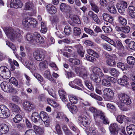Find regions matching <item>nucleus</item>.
Listing matches in <instances>:
<instances>
[{"mask_svg": "<svg viewBox=\"0 0 135 135\" xmlns=\"http://www.w3.org/2000/svg\"><path fill=\"white\" fill-rule=\"evenodd\" d=\"M4 31L7 37L11 40L15 39L21 35L19 29H14L11 27L6 28Z\"/></svg>", "mask_w": 135, "mask_h": 135, "instance_id": "3", "label": "nucleus"}, {"mask_svg": "<svg viewBox=\"0 0 135 135\" xmlns=\"http://www.w3.org/2000/svg\"><path fill=\"white\" fill-rule=\"evenodd\" d=\"M127 133L130 135H135V125L131 124L126 127Z\"/></svg>", "mask_w": 135, "mask_h": 135, "instance_id": "21", "label": "nucleus"}, {"mask_svg": "<svg viewBox=\"0 0 135 135\" xmlns=\"http://www.w3.org/2000/svg\"><path fill=\"white\" fill-rule=\"evenodd\" d=\"M129 78L126 75H124L122 78L118 80L119 84L123 86L129 85Z\"/></svg>", "mask_w": 135, "mask_h": 135, "instance_id": "18", "label": "nucleus"}, {"mask_svg": "<svg viewBox=\"0 0 135 135\" xmlns=\"http://www.w3.org/2000/svg\"><path fill=\"white\" fill-rule=\"evenodd\" d=\"M127 7V3L124 1H120L117 5V7L118 12L121 14H123L125 11V9Z\"/></svg>", "mask_w": 135, "mask_h": 135, "instance_id": "10", "label": "nucleus"}, {"mask_svg": "<svg viewBox=\"0 0 135 135\" xmlns=\"http://www.w3.org/2000/svg\"><path fill=\"white\" fill-rule=\"evenodd\" d=\"M108 72L112 75L116 76L119 75L118 71L115 68H110L108 69Z\"/></svg>", "mask_w": 135, "mask_h": 135, "instance_id": "33", "label": "nucleus"}, {"mask_svg": "<svg viewBox=\"0 0 135 135\" xmlns=\"http://www.w3.org/2000/svg\"><path fill=\"white\" fill-rule=\"evenodd\" d=\"M22 5V3L20 0H11L9 4L8 2L7 4L8 7L15 8H21Z\"/></svg>", "mask_w": 135, "mask_h": 135, "instance_id": "8", "label": "nucleus"}, {"mask_svg": "<svg viewBox=\"0 0 135 135\" xmlns=\"http://www.w3.org/2000/svg\"><path fill=\"white\" fill-rule=\"evenodd\" d=\"M102 16L104 20L109 22L114 26L115 23L114 21V19L112 16L106 13H103L102 15Z\"/></svg>", "mask_w": 135, "mask_h": 135, "instance_id": "15", "label": "nucleus"}, {"mask_svg": "<svg viewBox=\"0 0 135 135\" xmlns=\"http://www.w3.org/2000/svg\"><path fill=\"white\" fill-rule=\"evenodd\" d=\"M38 114L37 112H34L31 115V119L35 123L38 122L37 118H38Z\"/></svg>", "mask_w": 135, "mask_h": 135, "instance_id": "43", "label": "nucleus"}, {"mask_svg": "<svg viewBox=\"0 0 135 135\" xmlns=\"http://www.w3.org/2000/svg\"><path fill=\"white\" fill-rule=\"evenodd\" d=\"M90 5L91 7L92 10L96 13L99 11V9L97 5L95 3L94 0H89Z\"/></svg>", "mask_w": 135, "mask_h": 135, "instance_id": "28", "label": "nucleus"}, {"mask_svg": "<svg viewBox=\"0 0 135 135\" xmlns=\"http://www.w3.org/2000/svg\"><path fill=\"white\" fill-rule=\"evenodd\" d=\"M24 65L31 71L35 70V66L32 64V62L31 61H26Z\"/></svg>", "mask_w": 135, "mask_h": 135, "instance_id": "30", "label": "nucleus"}, {"mask_svg": "<svg viewBox=\"0 0 135 135\" xmlns=\"http://www.w3.org/2000/svg\"><path fill=\"white\" fill-rule=\"evenodd\" d=\"M22 116L20 115H16L13 119V122L15 123H19L22 120Z\"/></svg>", "mask_w": 135, "mask_h": 135, "instance_id": "45", "label": "nucleus"}, {"mask_svg": "<svg viewBox=\"0 0 135 135\" xmlns=\"http://www.w3.org/2000/svg\"><path fill=\"white\" fill-rule=\"evenodd\" d=\"M127 63L130 65L135 64V58L132 56L128 57L127 58Z\"/></svg>", "mask_w": 135, "mask_h": 135, "instance_id": "44", "label": "nucleus"}, {"mask_svg": "<svg viewBox=\"0 0 135 135\" xmlns=\"http://www.w3.org/2000/svg\"><path fill=\"white\" fill-rule=\"evenodd\" d=\"M100 37L103 40H104L107 41L111 45L114 46L115 47H116V45L115 42L113 40H112L107 36L101 34L100 35Z\"/></svg>", "mask_w": 135, "mask_h": 135, "instance_id": "25", "label": "nucleus"}, {"mask_svg": "<svg viewBox=\"0 0 135 135\" xmlns=\"http://www.w3.org/2000/svg\"><path fill=\"white\" fill-rule=\"evenodd\" d=\"M9 82L13 84L15 86L17 87L18 85V82L17 80L13 77H12L9 80Z\"/></svg>", "mask_w": 135, "mask_h": 135, "instance_id": "58", "label": "nucleus"}, {"mask_svg": "<svg viewBox=\"0 0 135 135\" xmlns=\"http://www.w3.org/2000/svg\"><path fill=\"white\" fill-rule=\"evenodd\" d=\"M81 33V31L79 28L74 27L73 29V35L76 36H79Z\"/></svg>", "mask_w": 135, "mask_h": 135, "instance_id": "42", "label": "nucleus"}, {"mask_svg": "<svg viewBox=\"0 0 135 135\" xmlns=\"http://www.w3.org/2000/svg\"><path fill=\"white\" fill-rule=\"evenodd\" d=\"M115 29L118 32H121L125 33H128L130 30L131 27L128 26L121 27L117 26L115 27Z\"/></svg>", "mask_w": 135, "mask_h": 135, "instance_id": "14", "label": "nucleus"}, {"mask_svg": "<svg viewBox=\"0 0 135 135\" xmlns=\"http://www.w3.org/2000/svg\"><path fill=\"white\" fill-rule=\"evenodd\" d=\"M104 93L107 97L108 100L112 101V98L114 96V93L111 89L108 88L104 89Z\"/></svg>", "mask_w": 135, "mask_h": 135, "instance_id": "11", "label": "nucleus"}, {"mask_svg": "<svg viewBox=\"0 0 135 135\" xmlns=\"http://www.w3.org/2000/svg\"><path fill=\"white\" fill-rule=\"evenodd\" d=\"M89 69L93 73V74H91L90 76L91 79L97 83H100L101 81V79L104 77L102 70L100 68L94 66H91L90 68Z\"/></svg>", "mask_w": 135, "mask_h": 135, "instance_id": "1", "label": "nucleus"}, {"mask_svg": "<svg viewBox=\"0 0 135 135\" xmlns=\"http://www.w3.org/2000/svg\"><path fill=\"white\" fill-rule=\"evenodd\" d=\"M102 29L105 33L110 32L112 30V28L109 26H103L102 27Z\"/></svg>", "mask_w": 135, "mask_h": 135, "instance_id": "64", "label": "nucleus"}, {"mask_svg": "<svg viewBox=\"0 0 135 135\" xmlns=\"http://www.w3.org/2000/svg\"><path fill=\"white\" fill-rule=\"evenodd\" d=\"M90 95L92 98L99 101H101L102 100V98L101 97L95 94L91 93Z\"/></svg>", "mask_w": 135, "mask_h": 135, "instance_id": "62", "label": "nucleus"}, {"mask_svg": "<svg viewBox=\"0 0 135 135\" xmlns=\"http://www.w3.org/2000/svg\"><path fill=\"white\" fill-rule=\"evenodd\" d=\"M75 72L78 76L82 77L84 79H86L88 77L89 73L87 71V69L84 66L75 68Z\"/></svg>", "mask_w": 135, "mask_h": 135, "instance_id": "4", "label": "nucleus"}, {"mask_svg": "<svg viewBox=\"0 0 135 135\" xmlns=\"http://www.w3.org/2000/svg\"><path fill=\"white\" fill-rule=\"evenodd\" d=\"M48 64L46 60L43 61L39 63V67L41 70H43L47 68Z\"/></svg>", "mask_w": 135, "mask_h": 135, "instance_id": "37", "label": "nucleus"}, {"mask_svg": "<svg viewBox=\"0 0 135 135\" xmlns=\"http://www.w3.org/2000/svg\"><path fill=\"white\" fill-rule=\"evenodd\" d=\"M89 110L92 113H94V116L95 114H98L99 115L102 112H98L97 111L95 108L93 107H90L89 109Z\"/></svg>", "mask_w": 135, "mask_h": 135, "instance_id": "49", "label": "nucleus"}, {"mask_svg": "<svg viewBox=\"0 0 135 135\" xmlns=\"http://www.w3.org/2000/svg\"><path fill=\"white\" fill-rule=\"evenodd\" d=\"M41 32L44 33H46L47 31V29L45 23L43 22H42L41 23Z\"/></svg>", "mask_w": 135, "mask_h": 135, "instance_id": "51", "label": "nucleus"}, {"mask_svg": "<svg viewBox=\"0 0 135 135\" xmlns=\"http://www.w3.org/2000/svg\"><path fill=\"white\" fill-rule=\"evenodd\" d=\"M39 116L41 120L43 121H45L46 120V119H49L48 115L45 112H41Z\"/></svg>", "mask_w": 135, "mask_h": 135, "instance_id": "31", "label": "nucleus"}, {"mask_svg": "<svg viewBox=\"0 0 135 135\" xmlns=\"http://www.w3.org/2000/svg\"><path fill=\"white\" fill-rule=\"evenodd\" d=\"M23 108L27 111H30L35 108V106L29 101H25L23 103Z\"/></svg>", "mask_w": 135, "mask_h": 135, "instance_id": "13", "label": "nucleus"}, {"mask_svg": "<svg viewBox=\"0 0 135 135\" xmlns=\"http://www.w3.org/2000/svg\"><path fill=\"white\" fill-rule=\"evenodd\" d=\"M88 15L97 24L100 23V21L97 15L95 14L92 11H89L88 13Z\"/></svg>", "mask_w": 135, "mask_h": 135, "instance_id": "22", "label": "nucleus"}, {"mask_svg": "<svg viewBox=\"0 0 135 135\" xmlns=\"http://www.w3.org/2000/svg\"><path fill=\"white\" fill-rule=\"evenodd\" d=\"M118 98L120 101V102H118V107L122 110L127 111V109L123 106L122 105L123 104L128 105L130 104L131 103V101L130 98L127 94L121 93L118 95Z\"/></svg>", "mask_w": 135, "mask_h": 135, "instance_id": "2", "label": "nucleus"}, {"mask_svg": "<svg viewBox=\"0 0 135 135\" xmlns=\"http://www.w3.org/2000/svg\"><path fill=\"white\" fill-rule=\"evenodd\" d=\"M71 27L68 26H66L64 29V32L65 34L68 35H69L71 34Z\"/></svg>", "mask_w": 135, "mask_h": 135, "instance_id": "59", "label": "nucleus"}, {"mask_svg": "<svg viewBox=\"0 0 135 135\" xmlns=\"http://www.w3.org/2000/svg\"><path fill=\"white\" fill-rule=\"evenodd\" d=\"M33 128L36 132L39 134L41 135L43 134L44 132L43 128L34 125L33 126Z\"/></svg>", "mask_w": 135, "mask_h": 135, "instance_id": "41", "label": "nucleus"}, {"mask_svg": "<svg viewBox=\"0 0 135 135\" xmlns=\"http://www.w3.org/2000/svg\"><path fill=\"white\" fill-rule=\"evenodd\" d=\"M33 57L38 61H41L44 59V53L42 51L37 50L33 53Z\"/></svg>", "mask_w": 135, "mask_h": 135, "instance_id": "12", "label": "nucleus"}, {"mask_svg": "<svg viewBox=\"0 0 135 135\" xmlns=\"http://www.w3.org/2000/svg\"><path fill=\"white\" fill-rule=\"evenodd\" d=\"M118 22L123 25H126L127 23L126 20L121 16H119L118 19Z\"/></svg>", "mask_w": 135, "mask_h": 135, "instance_id": "46", "label": "nucleus"}, {"mask_svg": "<svg viewBox=\"0 0 135 135\" xmlns=\"http://www.w3.org/2000/svg\"><path fill=\"white\" fill-rule=\"evenodd\" d=\"M9 130L8 125L5 124H2L0 126V131L3 134H7Z\"/></svg>", "mask_w": 135, "mask_h": 135, "instance_id": "24", "label": "nucleus"}, {"mask_svg": "<svg viewBox=\"0 0 135 135\" xmlns=\"http://www.w3.org/2000/svg\"><path fill=\"white\" fill-rule=\"evenodd\" d=\"M8 105L13 112L19 113L21 111L19 107L16 104L13 103H9Z\"/></svg>", "mask_w": 135, "mask_h": 135, "instance_id": "26", "label": "nucleus"}, {"mask_svg": "<svg viewBox=\"0 0 135 135\" xmlns=\"http://www.w3.org/2000/svg\"><path fill=\"white\" fill-rule=\"evenodd\" d=\"M34 36L31 34L28 33L26 36L25 39L27 41L33 43L35 41Z\"/></svg>", "mask_w": 135, "mask_h": 135, "instance_id": "38", "label": "nucleus"}, {"mask_svg": "<svg viewBox=\"0 0 135 135\" xmlns=\"http://www.w3.org/2000/svg\"><path fill=\"white\" fill-rule=\"evenodd\" d=\"M46 9L48 12L51 14H55L57 11L56 8L52 4H50L47 5Z\"/></svg>", "mask_w": 135, "mask_h": 135, "instance_id": "20", "label": "nucleus"}, {"mask_svg": "<svg viewBox=\"0 0 135 135\" xmlns=\"http://www.w3.org/2000/svg\"><path fill=\"white\" fill-rule=\"evenodd\" d=\"M117 57L116 55L113 56V57L108 59L106 60L107 64L109 66H113L116 65L115 60H117Z\"/></svg>", "mask_w": 135, "mask_h": 135, "instance_id": "23", "label": "nucleus"}, {"mask_svg": "<svg viewBox=\"0 0 135 135\" xmlns=\"http://www.w3.org/2000/svg\"><path fill=\"white\" fill-rule=\"evenodd\" d=\"M68 97L69 101L72 104H76L78 102V98L76 96L73 95H69Z\"/></svg>", "mask_w": 135, "mask_h": 135, "instance_id": "35", "label": "nucleus"}, {"mask_svg": "<svg viewBox=\"0 0 135 135\" xmlns=\"http://www.w3.org/2000/svg\"><path fill=\"white\" fill-rule=\"evenodd\" d=\"M60 8L61 11L65 12L70 9L71 7L67 4L65 3H62L60 5Z\"/></svg>", "mask_w": 135, "mask_h": 135, "instance_id": "29", "label": "nucleus"}, {"mask_svg": "<svg viewBox=\"0 0 135 135\" xmlns=\"http://www.w3.org/2000/svg\"><path fill=\"white\" fill-rule=\"evenodd\" d=\"M74 83L75 84L81 87L83 86L82 81L79 79H75L73 81H70L69 83V85L71 87L78 89L79 90H82V89L76 85L73 84Z\"/></svg>", "mask_w": 135, "mask_h": 135, "instance_id": "9", "label": "nucleus"}, {"mask_svg": "<svg viewBox=\"0 0 135 135\" xmlns=\"http://www.w3.org/2000/svg\"><path fill=\"white\" fill-rule=\"evenodd\" d=\"M35 41L37 43L41 44L44 43V38L41 36L37 32H35L34 35Z\"/></svg>", "mask_w": 135, "mask_h": 135, "instance_id": "19", "label": "nucleus"}, {"mask_svg": "<svg viewBox=\"0 0 135 135\" xmlns=\"http://www.w3.org/2000/svg\"><path fill=\"white\" fill-rule=\"evenodd\" d=\"M94 115V119L97 123H101L100 122L101 120H102L104 124H107L109 123V122L108 118L102 112L99 115L95 114ZM101 124H102L101 123Z\"/></svg>", "mask_w": 135, "mask_h": 135, "instance_id": "7", "label": "nucleus"}, {"mask_svg": "<svg viewBox=\"0 0 135 135\" xmlns=\"http://www.w3.org/2000/svg\"><path fill=\"white\" fill-rule=\"evenodd\" d=\"M11 73L9 69L5 66L0 67V75L3 78L8 79L11 76Z\"/></svg>", "mask_w": 135, "mask_h": 135, "instance_id": "5", "label": "nucleus"}, {"mask_svg": "<svg viewBox=\"0 0 135 135\" xmlns=\"http://www.w3.org/2000/svg\"><path fill=\"white\" fill-rule=\"evenodd\" d=\"M30 20H29V17L23 19L22 21L23 25L25 27L28 28L30 27Z\"/></svg>", "mask_w": 135, "mask_h": 135, "instance_id": "39", "label": "nucleus"}, {"mask_svg": "<svg viewBox=\"0 0 135 135\" xmlns=\"http://www.w3.org/2000/svg\"><path fill=\"white\" fill-rule=\"evenodd\" d=\"M71 8L68 10V11L65 12L66 16L72 19L73 18L74 16L72 13V11Z\"/></svg>", "mask_w": 135, "mask_h": 135, "instance_id": "55", "label": "nucleus"}, {"mask_svg": "<svg viewBox=\"0 0 135 135\" xmlns=\"http://www.w3.org/2000/svg\"><path fill=\"white\" fill-rule=\"evenodd\" d=\"M58 92L60 97L63 102H66L67 100L66 97V92L63 89L59 90Z\"/></svg>", "mask_w": 135, "mask_h": 135, "instance_id": "27", "label": "nucleus"}, {"mask_svg": "<svg viewBox=\"0 0 135 135\" xmlns=\"http://www.w3.org/2000/svg\"><path fill=\"white\" fill-rule=\"evenodd\" d=\"M9 85V83L7 81H4L1 84V86L3 90L6 92L8 86Z\"/></svg>", "mask_w": 135, "mask_h": 135, "instance_id": "47", "label": "nucleus"}, {"mask_svg": "<svg viewBox=\"0 0 135 135\" xmlns=\"http://www.w3.org/2000/svg\"><path fill=\"white\" fill-rule=\"evenodd\" d=\"M102 46L104 49L109 51H111L113 49L112 48L110 45L105 43L103 44Z\"/></svg>", "mask_w": 135, "mask_h": 135, "instance_id": "54", "label": "nucleus"}, {"mask_svg": "<svg viewBox=\"0 0 135 135\" xmlns=\"http://www.w3.org/2000/svg\"><path fill=\"white\" fill-rule=\"evenodd\" d=\"M47 91L50 95L54 98H55L56 97V96L55 95V91L53 88H51L50 86H49L47 88Z\"/></svg>", "mask_w": 135, "mask_h": 135, "instance_id": "50", "label": "nucleus"}, {"mask_svg": "<svg viewBox=\"0 0 135 135\" xmlns=\"http://www.w3.org/2000/svg\"><path fill=\"white\" fill-rule=\"evenodd\" d=\"M25 135H37L35 131L32 129L27 130L26 132Z\"/></svg>", "mask_w": 135, "mask_h": 135, "instance_id": "60", "label": "nucleus"}, {"mask_svg": "<svg viewBox=\"0 0 135 135\" xmlns=\"http://www.w3.org/2000/svg\"><path fill=\"white\" fill-rule=\"evenodd\" d=\"M62 127L66 135H72V133L68 129L66 125H62Z\"/></svg>", "mask_w": 135, "mask_h": 135, "instance_id": "48", "label": "nucleus"}, {"mask_svg": "<svg viewBox=\"0 0 135 135\" xmlns=\"http://www.w3.org/2000/svg\"><path fill=\"white\" fill-rule=\"evenodd\" d=\"M118 125L116 123L111 124L109 127L110 133L113 135H116L118 133Z\"/></svg>", "mask_w": 135, "mask_h": 135, "instance_id": "16", "label": "nucleus"}, {"mask_svg": "<svg viewBox=\"0 0 135 135\" xmlns=\"http://www.w3.org/2000/svg\"><path fill=\"white\" fill-rule=\"evenodd\" d=\"M107 9L110 13L113 14L117 12L116 9L114 7L108 6L107 8Z\"/></svg>", "mask_w": 135, "mask_h": 135, "instance_id": "52", "label": "nucleus"}, {"mask_svg": "<svg viewBox=\"0 0 135 135\" xmlns=\"http://www.w3.org/2000/svg\"><path fill=\"white\" fill-rule=\"evenodd\" d=\"M10 114L9 109L4 105H0V118H6L8 117Z\"/></svg>", "mask_w": 135, "mask_h": 135, "instance_id": "6", "label": "nucleus"}, {"mask_svg": "<svg viewBox=\"0 0 135 135\" xmlns=\"http://www.w3.org/2000/svg\"><path fill=\"white\" fill-rule=\"evenodd\" d=\"M117 66L118 68H120L122 70H126L127 68V66L126 64L120 62L117 63Z\"/></svg>", "mask_w": 135, "mask_h": 135, "instance_id": "53", "label": "nucleus"}, {"mask_svg": "<svg viewBox=\"0 0 135 135\" xmlns=\"http://www.w3.org/2000/svg\"><path fill=\"white\" fill-rule=\"evenodd\" d=\"M102 85L104 86H109L111 85L110 82L105 79H104L102 80Z\"/></svg>", "mask_w": 135, "mask_h": 135, "instance_id": "63", "label": "nucleus"}, {"mask_svg": "<svg viewBox=\"0 0 135 135\" xmlns=\"http://www.w3.org/2000/svg\"><path fill=\"white\" fill-rule=\"evenodd\" d=\"M52 23L54 25L56 24V28L58 30L59 29V27L57 26V24L59 22V18L57 16H54L52 20Z\"/></svg>", "mask_w": 135, "mask_h": 135, "instance_id": "57", "label": "nucleus"}, {"mask_svg": "<svg viewBox=\"0 0 135 135\" xmlns=\"http://www.w3.org/2000/svg\"><path fill=\"white\" fill-rule=\"evenodd\" d=\"M87 52L89 55L92 56L94 57L98 58L99 57V55L95 51L92 49H89L87 50Z\"/></svg>", "mask_w": 135, "mask_h": 135, "instance_id": "34", "label": "nucleus"}, {"mask_svg": "<svg viewBox=\"0 0 135 135\" xmlns=\"http://www.w3.org/2000/svg\"><path fill=\"white\" fill-rule=\"evenodd\" d=\"M85 83L86 86L90 90L93 91L94 90V88L92 86L91 83L88 81H85Z\"/></svg>", "mask_w": 135, "mask_h": 135, "instance_id": "56", "label": "nucleus"}, {"mask_svg": "<svg viewBox=\"0 0 135 135\" xmlns=\"http://www.w3.org/2000/svg\"><path fill=\"white\" fill-rule=\"evenodd\" d=\"M88 135H95L96 133V131L94 128L91 127L87 128L85 130Z\"/></svg>", "mask_w": 135, "mask_h": 135, "instance_id": "36", "label": "nucleus"}, {"mask_svg": "<svg viewBox=\"0 0 135 135\" xmlns=\"http://www.w3.org/2000/svg\"><path fill=\"white\" fill-rule=\"evenodd\" d=\"M29 20L30 21V26L35 27H36L37 25V22L36 20L32 17H29Z\"/></svg>", "mask_w": 135, "mask_h": 135, "instance_id": "40", "label": "nucleus"}, {"mask_svg": "<svg viewBox=\"0 0 135 135\" xmlns=\"http://www.w3.org/2000/svg\"><path fill=\"white\" fill-rule=\"evenodd\" d=\"M107 107L110 111L113 112L116 110V108L113 105L110 103H108L107 105Z\"/></svg>", "mask_w": 135, "mask_h": 135, "instance_id": "61", "label": "nucleus"}, {"mask_svg": "<svg viewBox=\"0 0 135 135\" xmlns=\"http://www.w3.org/2000/svg\"><path fill=\"white\" fill-rule=\"evenodd\" d=\"M34 4L30 1L26 2L25 4V9L26 10H30L34 9Z\"/></svg>", "mask_w": 135, "mask_h": 135, "instance_id": "32", "label": "nucleus"}, {"mask_svg": "<svg viewBox=\"0 0 135 135\" xmlns=\"http://www.w3.org/2000/svg\"><path fill=\"white\" fill-rule=\"evenodd\" d=\"M78 120L79 124L81 126L85 127H88L89 126V124L88 122V118L86 117L81 116L79 117Z\"/></svg>", "mask_w": 135, "mask_h": 135, "instance_id": "17", "label": "nucleus"}]
</instances>
